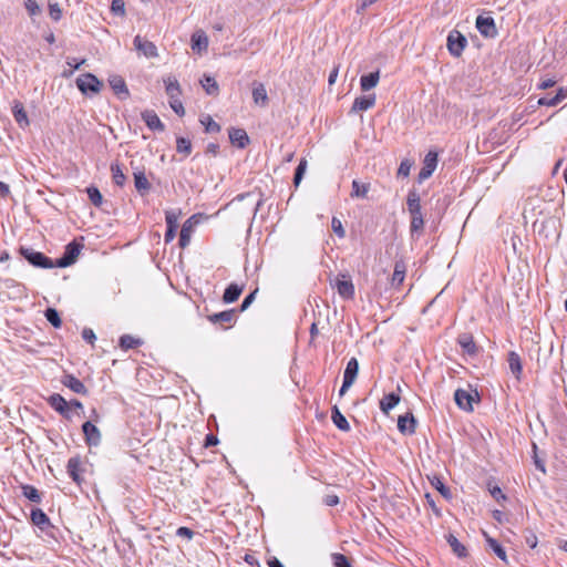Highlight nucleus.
Wrapping results in <instances>:
<instances>
[{"label": "nucleus", "mask_w": 567, "mask_h": 567, "mask_svg": "<svg viewBox=\"0 0 567 567\" xmlns=\"http://www.w3.org/2000/svg\"><path fill=\"white\" fill-rule=\"evenodd\" d=\"M408 210L411 215V231H420L423 229L424 220L421 212V199L415 190L409 192L406 198Z\"/></svg>", "instance_id": "f257e3e1"}, {"label": "nucleus", "mask_w": 567, "mask_h": 567, "mask_svg": "<svg viewBox=\"0 0 567 567\" xmlns=\"http://www.w3.org/2000/svg\"><path fill=\"white\" fill-rule=\"evenodd\" d=\"M21 255L34 267L44 269L55 267L54 262L49 257L32 248H21Z\"/></svg>", "instance_id": "f03ea898"}, {"label": "nucleus", "mask_w": 567, "mask_h": 567, "mask_svg": "<svg viewBox=\"0 0 567 567\" xmlns=\"http://www.w3.org/2000/svg\"><path fill=\"white\" fill-rule=\"evenodd\" d=\"M76 86L83 94H96L101 91L102 82L92 73H85L76 79Z\"/></svg>", "instance_id": "7ed1b4c3"}, {"label": "nucleus", "mask_w": 567, "mask_h": 567, "mask_svg": "<svg viewBox=\"0 0 567 567\" xmlns=\"http://www.w3.org/2000/svg\"><path fill=\"white\" fill-rule=\"evenodd\" d=\"M81 248L82 245L76 241L68 244L62 257L54 262L55 267L64 268L74 264L80 255Z\"/></svg>", "instance_id": "20e7f679"}, {"label": "nucleus", "mask_w": 567, "mask_h": 567, "mask_svg": "<svg viewBox=\"0 0 567 567\" xmlns=\"http://www.w3.org/2000/svg\"><path fill=\"white\" fill-rule=\"evenodd\" d=\"M467 44L466 38L458 31H451L447 35V49L453 56H461Z\"/></svg>", "instance_id": "39448f33"}, {"label": "nucleus", "mask_w": 567, "mask_h": 567, "mask_svg": "<svg viewBox=\"0 0 567 567\" xmlns=\"http://www.w3.org/2000/svg\"><path fill=\"white\" fill-rule=\"evenodd\" d=\"M133 44L136 51H138L141 54H143L147 59L157 58L158 51L156 45L148 41L147 39L141 37L137 34L134 40Z\"/></svg>", "instance_id": "423d86ee"}, {"label": "nucleus", "mask_w": 567, "mask_h": 567, "mask_svg": "<svg viewBox=\"0 0 567 567\" xmlns=\"http://www.w3.org/2000/svg\"><path fill=\"white\" fill-rule=\"evenodd\" d=\"M82 431L87 445L99 446L102 441L101 431L90 421H86L82 425Z\"/></svg>", "instance_id": "0eeeda50"}, {"label": "nucleus", "mask_w": 567, "mask_h": 567, "mask_svg": "<svg viewBox=\"0 0 567 567\" xmlns=\"http://www.w3.org/2000/svg\"><path fill=\"white\" fill-rule=\"evenodd\" d=\"M436 165H437V154L435 152L430 151L424 157L423 167L421 168V171L419 173V181L422 182V181H425L429 177H431V175L433 174V172L436 168Z\"/></svg>", "instance_id": "6e6552de"}, {"label": "nucleus", "mask_w": 567, "mask_h": 567, "mask_svg": "<svg viewBox=\"0 0 567 567\" xmlns=\"http://www.w3.org/2000/svg\"><path fill=\"white\" fill-rule=\"evenodd\" d=\"M179 213L176 210H167L165 213V221H166V233H165V241L169 243L175 238L176 229L178 227Z\"/></svg>", "instance_id": "1a4fd4ad"}, {"label": "nucleus", "mask_w": 567, "mask_h": 567, "mask_svg": "<svg viewBox=\"0 0 567 567\" xmlns=\"http://www.w3.org/2000/svg\"><path fill=\"white\" fill-rule=\"evenodd\" d=\"M476 28L482 35L487 38H494L497 34V30L493 18H485L478 16L476 19Z\"/></svg>", "instance_id": "9d476101"}, {"label": "nucleus", "mask_w": 567, "mask_h": 567, "mask_svg": "<svg viewBox=\"0 0 567 567\" xmlns=\"http://www.w3.org/2000/svg\"><path fill=\"white\" fill-rule=\"evenodd\" d=\"M109 83L118 99L126 100L130 96L128 89H127L126 83L122 76L111 75L109 78Z\"/></svg>", "instance_id": "9b49d317"}, {"label": "nucleus", "mask_w": 567, "mask_h": 567, "mask_svg": "<svg viewBox=\"0 0 567 567\" xmlns=\"http://www.w3.org/2000/svg\"><path fill=\"white\" fill-rule=\"evenodd\" d=\"M133 177H134V186H135L137 193L142 196L148 194V192L152 188V185L148 182L147 177L145 176L144 171L136 168L133 172Z\"/></svg>", "instance_id": "f8f14e48"}, {"label": "nucleus", "mask_w": 567, "mask_h": 567, "mask_svg": "<svg viewBox=\"0 0 567 567\" xmlns=\"http://www.w3.org/2000/svg\"><path fill=\"white\" fill-rule=\"evenodd\" d=\"M455 403L464 411H473L474 396L466 390L457 389L454 393Z\"/></svg>", "instance_id": "ddd939ff"}, {"label": "nucleus", "mask_w": 567, "mask_h": 567, "mask_svg": "<svg viewBox=\"0 0 567 567\" xmlns=\"http://www.w3.org/2000/svg\"><path fill=\"white\" fill-rule=\"evenodd\" d=\"M142 118L147 125V127L152 131H164L165 126L157 116V114L152 110H146L142 112Z\"/></svg>", "instance_id": "4468645a"}, {"label": "nucleus", "mask_w": 567, "mask_h": 567, "mask_svg": "<svg viewBox=\"0 0 567 567\" xmlns=\"http://www.w3.org/2000/svg\"><path fill=\"white\" fill-rule=\"evenodd\" d=\"M415 419L413 414L400 415L398 419V429L403 434H413L415 432Z\"/></svg>", "instance_id": "2eb2a0df"}, {"label": "nucleus", "mask_w": 567, "mask_h": 567, "mask_svg": "<svg viewBox=\"0 0 567 567\" xmlns=\"http://www.w3.org/2000/svg\"><path fill=\"white\" fill-rule=\"evenodd\" d=\"M406 274V265L403 260H396L394 264V270L391 278V286L393 288H399L405 278Z\"/></svg>", "instance_id": "dca6fc26"}, {"label": "nucleus", "mask_w": 567, "mask_h": 567, "mask_svg": "<svg viewBox=\"0 0 567 567\" xmlns=\"http://www.w3.org/2000/svg\"><path fill=\"white\" fill-rule=\"evenodd\" d=\"M567 97V87H559L554 96H543L538 100V105L556 106Z\"/></svg>", "instance_id": "f3484780"}, {"label": "nucleus", "mask_w": 567, "mask_h": 567, "mask_svg": "<svg viewBox=\"0 0 567 567\" xmlns=\"http://www.w3.org/2000/svg\"><path fill=\"white\" fill-rule=\"evenodd\" d=\"M230 142L239 148H245L249 143V137L243 128H230L229 130Z\"/></svg>", "instance_id": "a211bd4d"}, {"label": "nucleus", "mask_w": 567, "mask_h": 567, "mask_svg": "<svg viewBox=\"0 0 567 567\" xmlns=\"http://www.w3.org/2000/svg\"><path fill=\"white\" fill-rule=\"evenodd\" d=\"M252 100L258 106L265 107L268 104V94L262 83H254Z\"/></svg>", "instance_id": "6ab92c4d"}, {"label": "nucleus", "mask_w": 567, "mask_h": 567, "mask_svg": "<svg viewBox=\"0 0 567 567\" xmlns=\"http://www.w3.org/2000/svg\"><path fill=\"white\" fill-rule=\"evenodd\" d=\"M375 104V95H363L359 96L354 100L351 111L352 112H362L371 109Z\"/></svg>", "instance_id": "aec40b11"}, {"label": "nucleus", "mask_w": 567, "mask_h": 567, "mask_svg": "<svg viewBox=\"0 0 567 567\" xmlns=\"http://www.w3.org/2000/svg\"><path fill=\"white\" fill-rule=\"evenodd\" d=\"M165 91L168 95V99H178L182 94L179 83L177 79L173 75H168L164 79Z\"/></svg>", "instance_id": "412c9836"}, {"label": "nucleus", "mask_w": 567, "mask_h": 567, "mask_svg": "<svg viewBox=\"0 0 567 567\" xmlns=\"http://www.w3.org/2000/svg\"><path fill=\"white\" fill-rule=\"evenodd\" d=\"M62 383L78 394H85L87 392L83 382L72 374L64 375Z\"/></svg>", "instance_id": "4be33fe9"}, {"label": "nucleus", "mask_w": 567, "mask_h": 567, "mask_svg": "<svg viewBox=\"0 0 567 567\" xmlns=\"http://www.w3.org/2000/svg\"><path fill=\"white\" fill-rule=\"evenodd\" d=\"M457 343L461 346L463 351L468 355H475L477 352V347L474 342V339L468 333L460 334L457 338Z\"/></svg>", "instance_id": "5701e85b"}, {"label": "nucleus", "mask_w": 567, "mask_h": 567, "mask_svg": "<svg viewBox=\"0 0 567 567\" xmlns=\"http://www.w3.org/2000/svg\"><path fill=\"white\" fill-rule=\"evenodd\" d=\"M193 218L194 217L187 219L182 226L181 234H179V246L182 248L187 247L190 243V237H192V234L194 230V225H195V223H193Z\"/></svg>", "instance_id": "b1692460"}, {"label": "nucleus", "mask_w": 567, "mask_h": 567, "mask_svg": "<svg viewBox=\"0 0 567 567\" xmlns=\"http://www.w3.org/2000/svg\"><path fill=\"white\" fill-rule=\"evenodd\" d=\"M81 460L79 456L71 457L68 461L66 470L71 478L80 484L82 478L80 477Z\"/></svg>", "instance_id": "393cba45"}, {"label": "nucleus", "mask_w": 567, "mask_h": 567, "mask_svg": "<svg viewBox=\"0 0 567 567\" xmlns=\"http://www.w3.org/2000/svg\"><path fill=\"white\" fill-rule=\"evenodd\" d=\"M208 47V38L204 31L199 30L192 35V49L197 51L206 50Z\"/></svg>", "instance_id": "a878e982"}, {"label": "nucleus", "mask_w": 567, "mask_h": 567, "mask_svg": "<svg viewBox=\"0 0 567 567\" xmlns=\"http://www.w3.org/2000/svg\"><path fill=\"white\" fill-rule=\"evenodd\" d=\"M400 402V395L392 392L383 396L380 401V409L383 413L388 414Z\"/></svg>", "instance_id": "bb28decb"}, {"label": "nucleus", "mask_w": 567, "mask_h": 567, "mask_svg": "<svg viewBox=\"0 0 567 567\" xmlns=\"http://www.w3.org/2000/svg\"><path fill=\"white\" fill-rule=\"evenodd\" d=\"M235 317H236V311L234 309H230V310H225L221 312L210 315L208 317V320L213 323H221V322L230 323L231 321L235 320Z\"/></svg>", "instance_id": "cd10ccee"}, {"label": "nucleus", "mask_w": 567, "mask_h": 567, "mask_svg": "<svg viewBox=\"0 0 567 567\" xmlns=\"http://www.w3.org/2000/svg\"><path fill=\"white\" fill-rule=\"evenodd\" d=\"M241 291H243L241 286H239L237 284H230L224 292V296H223L224 302L231 303V302L236 301L239 298Z\"/></svg>", "instance_id": "c85d7f7f"}, {"label": "nucleus", "mask_w": 567, "mask_h": 567, "mask_svg": "<svg viewBox=\"0 0 567 567\" xmlns=\"http://www.w3.org/2000/svg\"><path fill=\"white\" fill-rule=\"evenodd\" d=\"M359 372V362L355 358H351L346 367L343 379L347 380V383L349 381L354 382L357 379Z\"/></svg>", "instance_id": "c756f323"}, {"label": "nucleus", "mask_w": 567, "mask_h": 567, "mask_svg": "<svg viewBox=\"0 0 567 567\" xmlns=\"http://www.w3.org/2000/svg\"><path fill=\"white\" fill-rule=\"evenodd\" d=\"M338 293L344 299H351L354 296V286L350 280L337 281Z\"/></svg>", "instance_id": "7c9ffc66"}, {"label": "nucleus", "mask_w": 567, "mask_h": 567, "mask_svg": "<svg viewBox=\"0 0 567 567\" xmlns=\"http://www.w3.org/2000/svg\"><path fill=\"white\" fill-rule=\"evenodd\" d=\"M379 79H380L379 71L371 72L367 75H362L360 79L361 89L363 91H369V90L373 89L374 86H377Z\"/></svg>", "instance_id": "2f4dec72"}, {"label": "nucleus", "mask_w": 567, "mask_h": 567, "mask_svg": "<svg viewBox=\"0 0 567 567\" xmlns=\"http://www.w3.org/2000/svg\"><path fill=\"white\" fill-rule=\"evenodd\" d=\"M332 422L334 425L341 430V431H349L350 425L344 415L340 412L337 405L332 408V415H331Z\"/></svg>", "instance_id": "473e14b6"}, {"label": "nucleus", "mask_w": 567, "mask_h": 567, "mask_svg": "<svg viewBox=\"0 0 567 567\" xmlns=\"http://www.w3.org/2000/svg\"><path fill=\"white\" fill-rule=\"evenodd\" d=\"M31 520L34 525L39 526L42 529L50 524L49 517L40 508H33L31 511Z\"/></svg>", "instance_id": "72a5a7b5"}, {"label": "nucleus", "mask_w": 567, "mask_h": 567, "mask_svg": "<svg viewBox=\"0 0 567 567\" xmlns=\"http://www.w3.org/2000/svg\"><path fill=\"white\" fill-rule=\"evenodd\" d=\"M486 543L491 547V549L496 554V556L503 561L507 560L506 551L504 548L497 543L496 539L492 538L487 533H483Z\"/></svg>", "instance_id": "f704fd0d"}, {"label": "nucleus", "mask_w": 567, "mask_h": 567, "mask_svg": "<svg viewBox=\"0 0 567 567\" xmlns=\"http://www.w3.org/2000/svg\"><path fill=\"white\" fill-rule=\"evenodd\" d=\"M49 402L51 406L61 414H65L68 411V402L60 394H53L50 396Z\"/></svg>", "instance_id": "c9c22d12"}, {"label": "nucleus", "mask_w": 567, "mask_h": 567, "mask_svg": "<svg viewBox=\"0 0 567 567\" xmlns=\"http://www.w3.org/2000/svg\"><path fill=\"white\" fill-rule=\"evenodd\" d=\"M508 365L513 374L516 375V378H519V374L522 372V362L519 355L512 351L508 353Z\"/></svg>", "instance_id": "e433bc0d"}, {"label": "nucleus", "mask_w": 567, "mask_h": 567, "mask_svg": "<svg viewBox=\"0 0 567 567\" xmlns=\"http://www.w3.org/2000/svg\"><path fill=\"white\" fill-rule=\"evenodd\" d=\"M111 173H112L113 182L117 186L122 187L125 184V182H126V176L123 173L121 165L118 163H113L111 165Z\"/></svg>", "instance_id": "4c0bfd02"}, {"label": "nucleus", "mask_w": 567, "mask_h": 567, "mask_svg": "<svg viewBox=\"0 0 567 567\" xmlns=\"http://www.w3.org/2000/svg\"><path fill=\"white\" fill-rule=\"evenodd\" d=\"M12 111H13V116H14L17 123L21 127H24L29 124L28 116H27V113H25L22 104L16 103Z\"/></svg>", "instance_id": "58836bf2"}, {"label": "nucleus", "mask_w": 567, "mask_h": 567, "mask_svg": "<svg viewBox=\"0 0 567 567\" xmlns=\"http://www.w3.org/2000/svg\"><path fill=\"white\" fill-rule=\"evenodd\" d=\"M200 83L207 94L216 95L218 93V84L214 78L205 75Z\"/></svg>", "instance_id": "ea45409f"}, {"label": "nucleus", "mask_w": 567, "mask_h": 567, "mask_svg": "<svg viewBox=\"0 0 567 567\" xmlns=\"http://www.w3.org/2000/svg\"><path fill=\"white\" fill-rule=\"evenodd\" d=\"M142 344V341L140 339L134 338L131 334H123L120 338V346L124 350L133 349L135 347H138Z\"/></svg>", "instance_id": "a19ab883"}, {"label": "nucleus", "mask_w": 567, "mask_h": 567, "mask_svg": "<svg viewBox=\"0 0 567 567\" xmlns=\"http://www.w3.org/2000/svg\"><path fill=\"white\" fill-rule=\"evenodd\" d=\"M370 189V185L369 184H361L359 183L358 181H353L352 182V193H351V196L352 197H365L368 192Z\"/></svg>", "instance_id": "79ce46f5"}, {"label": "nucleus", "mask_w": 567, "mask_h": 567, "mask_svg": "<svg viewBox=\"0 0 567 567\" xmlns=\"http://www.w3.org/2000/svg\"><path fill=\"white\" fill-rule=\"evenodd\" d=\"M200 123L205 126L207 133H218L220 131V125L209 115L202 116Z\"/></svg>", "instance_id": "37998d69"}, {"label": "nucleus", "mask_w": 567, "mask_h": 567, "mask_svg": "<svg viewBox=\"0 0 567 567\" xmlns=\"http://www.w3.org/2000/svg\"><path fill=\"white\" fill-rule=\"evenodd\" d=\"M22 491H23L24 497H27L29 501H31L33 503L41 502V495L34 486L24 485V486H22Z\"/></svg>", "instance_id": "c03bdc74"}, {"label": "nucleus", "mask_w": 567, "mask_h": 567, "mask_svg": "<svg viewBox=\"0 0 567 567\" xmlns=\"http://www.w3.org/2000/svg\"><path fill=\"white\" fill-rule=\"evenodd\" d=\"M176 150L178 153L184 154L185 156L189 155L192 152V142L186 137H177L176 140Z\"/></svg>", "instance_id": "a18cd8bd"}, {"label": "nucleus", "mask_w": 567, "mask_h": 567, "mask_svg": "<svg viewBox=\"0 0 567 567\" xmlns=\"http://www.w3.org/2000/svg\"><path fill=\"white\" fill-rule=\"evenodd\" d=\"M45 319L54 327L60 328L62 324L59 312L54 308H48L44 312Z\"/></svg>", "instance_id": "49530a36"}, {"label": "nucleus", "mask_w": 567, "mask_h": 567, "mask_svg": "<svg viewBox=\"0 0 567 567\" xmlns=\"http://www.w3.org/2000/svg\"><path fill=\"white\" fill-rule=\"evenodd\" d=\"M449 544L450 546L452 547L453 551L458 556V557H464L466 556V548L464 545H462L456 537L454 536H450L449 538Z\"/></svg>", "instance_id": "de8ad7c7"}, {"label": "nucleus", "mask_w": 567, "mask_h": 567, "mask_svg": "<svg viewBox=\"0 0 567 567\" xmlns=\"http://www.w3.org/2000/svg\"><path fill=\"white\" fill-rule=\"evenodd\" d=\"M86 192L93 205H95L96 207L102 205L103 197L96 187H89Z\"/></svg>", "instance_id": "09e8293b"}, {"label": "nucleus", "mask_w": 567, "mask_h": 567, "mask_svg": "<svg viewBox=\"0 0 567 567\" xmlns=\"http://www.w3.org/2000/svg\"><path fill=\"white\" fill-rule=\"evenodd\" d=\"M306 168H307V161L301 159L299 165L296 168L295 176H293V183L296 186H298L300 184V182L303 177V174L306 172Z\"/></svg>", "instance_id": "8fccbe9b"}, {"label": "nucleus", "mask_w": 567, "mask_h": 567, "mask_svg": "<svg viewBox=\"0 0 567 567\" xmlns=\"http://www.w3.org/2000/svg\"><path fill=\"white\" fill-rule=\"evenodd\" d=\"M49 14L54 21H59L62 17V10L56 2L49 3Z\"/></svg>", "instance_id": "3c124183"}, {"label": "nucleus", "mask_w": 567, "mask_h": 567, "mask_svg": "<svg viewBox=\"0 0 567 567\" xmlns=\"http://www.w3.org/2000/svg\"><path fill=\"white\" fill-rule=\"evenodd\" d=\"M331 226L332 230L336 233L338 237L343 238L346 236V231L340 219L333 217L331 220Z\"/></svg>", "instance_id": "603ef678"}, {"label": "nucleus", "mask_w": 567, "mask_h": 567, "mask_svg": "<svg viewBox=\"0 0 567 567\" xmlns=\"http://www.w3.org/2000/svg\"><path fill=\"white\" fill-rule=\"evenodd\" d=\"M334 567H351L348 558L342 554L332 555Z\"/></svg>", "instance_id": "864d4df0"}, {"label": "nucleus", "mask_w": 567, "mask_h": 567, "mask_svg": "<svg viewBox=\"0 0 567 567\" xmlns=\"http://www.w3.org/2000/svg\"><path fill=\"white\" fill-rule=\"evenodd\" d=\"M111 10L116 16H124L125 13V3L123 0H113L111 4Z\"/></svg>", "instance_id": "5fc2aeb1"}, {"label": "nucleus", "mask_w": 567, "mask_h": 567, "mask_svg": "<svg viewBox=\"0 0 567 567\" xmlns=\"http://www.w3.org/2000/svg\"><path fill=\"white\" fill-rule=\"evenodd\" d=\"M169 106L177 115L183 116L185 114V109L179 97L169 100Z\"/></svg>", "instance_id": "6e6d98bb"}, {"label": "nucleus", "mask_w": 567, "mask_h": 567, "mask_svg": "<svg viewBox=\"0 0 567 567\" xmlns=\"http://www.w3.org/2000/svg\"><path fill=\"white\" fill-rule=\"evenodd\" d=\"M411 167L412 163L410 161H402L398 169V175L402 177H408L410 175Z\"/></svg>", "instance_id": "4d7b16f0"}, {"label": "nucleus", "mask_w": 567, "mask_h": 567, "mask_svg": "<svg viewBox=\"0 0 567 567\" xmlns=\"http://www.w3.org/2000/svg\"><path fill=\"white\" fill-rule=\"evenodd\" d=\"M25 8L30 16H37L41 11V9L35 0H27Z\"/></svg>", "instance_id": "13d9d810"}, {"label": "nucleus", "mask_w": 567, "mask_h": 567, "mask_svg": "<svg viewBox=\"0 0 567 567\" xmlns=\"http://www.w3.org/2000/svg\"><path fill=\"white\" fill-rule=\"evenodd\" d=\"M257 293V290L250 292L243 301L241 306H240V309L241 311L246 310L250 305L251 302L254 301L255 299V296Z\"/></svg>", "instance_id": "bf43d9fd"}, {"label": "nucleus", "mask_w": 567, "mask_h": 567, "mask_svg": "<svg viewBox=\"0 0 567 567\" xmlns=\"http://www.w3.org/2000/svg\"><path fill=\"white\" fill-rule=\"evenodd\" d=\"M176 535L192 539L194 532L188 527H179L176 532Z\"/></svg>", "instance_id": "052dcab7"}, {"label": "nucleus", "mask_w": 567, "mask_h": 567, "mask_svg": "<svg viewBox=\"0 0 567 567\" xmlns=\"http://www.w3.org/2000/svg\"><path fill=\"white\" fill-rule=\"evenodd\" d=\"M323 503L327 505V506H336L339 504V497L334 494H331V495H327L323 497Z\"/></svg>", "instance_id": "680f3d73"}, {"label": "nucleus", "mask_w": 567, "mask_h": 567, "mask_svg": "<svg viewBox=\"0 0 567 567\" xmlns=\"http://www.w3.org/2000/svg\"><path fill=\"white\" fill-rule=\"evenodd\" d=\"M378 0H362L357 7V12L362 13L368 7L372 6Z\"/></svg>", "instance_id": "e2e57ef3"}, {"label": "nucleus", "mask_w": 567, "mask_h": 567, "mask_svg": "<svg viewBox=\"0 0 567 567\" xmlns=\"http://www.w3.org/2000/svg\"><path fill=\"white\" fill-rule=\"evenodd\" d=\"M435 487L444 497L450 496V489L440 480H437Z\"/></svg>", "instance_id": "0e129e2a"}, {"label": "nucleus", "mask_w": 567, "mask_h": 567, "mask_svg": "<svg viewBox=\"0 0 567 567\" xmlns=\"http://www.w3.org/2000/svg\"><path fill=\"white\" fill-rule=\"evenodd\" d=\"M556 84L554 79H546L538 84L539 90H547Z\"/></svg>", "instance_id": "69168bd1"}, {"label": "nucleus", "mask_w": 567, "mask_h": 567, "mask_svg": "<svg viewBox=\"0 0 567 567\" xmlns=\"http://www.w3.org/2000/svg\"><path fill=\"white\" fill-rule=\"evenodd\" d=\"M82 337L84 340H86L91 343L93 342V340H95V334H94L93 330H91V329H84L82 332Z\"/></svg>", "instance_id": "338daca9"}, {"label": "nucleus", "mask_w": 567, "mask_h": 567, "mask_svg": "<svg viewBox=\"0 0 567 567\" xmlns=\"http://www.w3.org/2000/svg\"><path fill=\"white\" fill-rule=\"evenodd\" d=\"M219 146L216 143H209L206 147V154H210L213 156H216L218 153Z\"/></svg>", "instance_id": "774afa93"}]
</instances>
